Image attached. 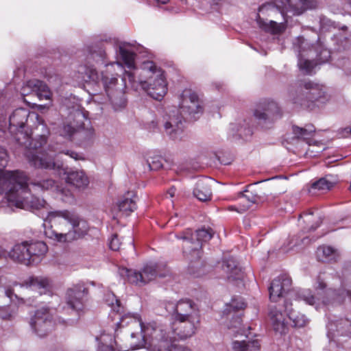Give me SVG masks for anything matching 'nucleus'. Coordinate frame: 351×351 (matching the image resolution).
Wrapping results in <instances>:
<instances>
[{
  "instance_id": "nucleus-13",
  "label": "nucleus",
  "mask_w": 351,
  "mask_h": 351,
  "mask_svg": "<svg viewBox=\"0 0 351 351\" xmlns=\"http://www.w3.org/2000/svg\"><path fill=\"white\" fill-rule=\"evenodd\" d=\"M179 110L184 119H196L203 112L202 101L195 91L186 88L179 96Z\"/></svg>"
},
{
  "instance_id": "nucleus-26",
  "label": "nucleus",
  "mask_w": 351,
  "mask_h": 351,
  "mask_svg": "<svg viewBox=\"0 0 351 351\" xmlns=\"http://www.w3.org/2000/svg\"><path fill=\"white\" fill-rule=\"evenodd\" d=\"M23 287L38 291L40 295L49 292L50 282L42 276H31L22 283Z\"/></svg>"
},
{
  "instance_id": "nucleus-28",
  "label": "nucleus",
  "mask_w": 351,
  "mask_h": 351,
  "mask_svg": "<svg viewBox=\"0 0 351 351\" xmlns=\"http://www.w3.org/2000/svg\"><path fill=\"white\" fill-rule=\"evenodd\" d=\"M86 50L88 52L87 60L88 63L92 60L97 64H104L106 66L107 53L103 43L89 45L87 47Z\"/></svg>"
},
{
  "instance_id": "nucleus-21",
  "label": "nucleus",
  "mask_w": 351,
  "mask_h": 351,
  "mask_svg": "<svg viewBox=\"0 0 351 351\" xmlns=\"http://www.w3.org/2000/svg\"><path fill=\"white\" fill-rule=\"evenodd\" d=\"M88 229L86 222L75 215L66 234H59L60 240L62 243L77 240L86 234Z\"/></svg>"
},
{
  "instance_id": "nucleus-9",
  "label": "nucleus",
  "mask_w": 351,
  "mask_h": 351,
  "mask_svg": "<svg viewBox=\"0 0 351 351\" xmlns=\"http://www.w3.org/2000/svg\"><path fill=\"white\" fill-rule=\"evenodd\" d=\"M289 96L294 104L311 108V104L326 99V91L322 85L302 81L291 88Z\"/></svg>"
},
{
  "instance_id": "nucleus-3",
  "label": "nucleus",
  "mask_w": 351,
  "mask_h": 351,
  "mask_svg": "<svg viewBox=\"0 0 351 351\" xmlns=\"http://www.w3.org/2000/svg\"><path fill=\"white\" fill-rule=\"evenodd\" d=\"M8 154L0 147V193H5L8 202L17 208L34 212L47 208L44 199L32 195L27 176L20 171H3Z\"/></svg>"
},
{
  "instance_id": "nucleus-18",
  "label": "nucleus",
  "mask_w": 351,
  "mask_h": 351,
  "mask_svg": "<svg viewBox=\"0 0 351 351\" xmlns=\"http://www.w3.org/2000/svg\"><path fill=\"white\" fill-rule=\"evenodd\" d=\"M88 294V289L84 284H77L68 289L66 292V304L76 312L84 308V297Z\"/></svg>"
},
{
  "instance_id": "nucleus-55",
  "label": "nucleus",
  "mask_w": 351,
  "mask_h": 351,
  "mask_svg": "<svg viewBox=\"0 0 351 351\" xmlns=\"http://www.w3.org/2000/svg\"><path fill=\"white\" fill-rule=\"evenodd\" d=\"M227 210L229 211H237L240 213L245 212V210H241V205L239 204V206H230L227 208Z\"/></svg>"
},
{
  "instance_id": "nucleus-27",
  "label": "nucleus",
  "mask_w": 351,
  "mask_h": 351,
  "mask_svg": "<svg viewBox=\"0 0 351 351\" xmlns=\"http://www.w3.org/2000/svg\"><path fill=\"white\" fill-rule=\"evenodd\" d=\"M256 21L261 29L272 34H282L287 27L285 23H276L272 20L264 19L259 14H257Z\"/></svg>"
},
{
  "instance_id": "nucleus-31",
  "label": "nucleus",
  "mask_w": 351,
  "mask_h": 351,
  "mask_svg": "<svg viewBox=\"0 0 351 351\" xmlns=\"http://www.w3.org/2000/svg\"><path fill=\"white\" fill-rule=\"evenodd\" d=\"M77 78L84 82H98L99 77L96 69L93 65L80 64L77 70Z\"/></svg>"
},
{
  "instance_id": "nucleus-59",
  "label": "nucleus",
  "mask_w": 351,
  "mask_h": 351,
  "mask_svg": "<svg viewBox=\"0 0 351 351\" xmlns=\"http://www.w3.org/2000/svg\"><path fill=\"white\" fill-rule=\"evenodd\" d=\"M153 1L158 4L159 3L165 4L169 1V0H153Z\"/></svg>"
},
{
  "instance_id": "nucleus-15",
  "label": "nucleus",
  "mask_w": 351,
  "mask_h": 351,
  "mask_svg": "<svg viewBox=\"0 0 351 351\" xmlns=\"http://www.w3.org/2000/svg\"><path fill=\"white\" fill-rule=\"evenodd\" d=\"M281 111L278 104L270 100L259 102L254 110V117L263 128H268L281 117Z\"/></svg>"
},
{
  "instance_id": "nucleus-42",
  "label": "nucleus",
  "mask_w": 351,
  "mask_h": 351,
  "mask_svg": "<svg viewBox=\"0 0 351 351\" xmlns=\"http://www.w3.org/2000/svg\"><path fill=\"white\" fill-rule=\"evenodd\" d=\"M245 193H239L238 199L239 201V204L241 205V210L246 211L250 208L252 204L258 201V197L248 191H245Z\"/></svg>"
},
{
  "instance_id": "nucleus-51",
  "label": "nucleus",
  "mask_w": 351,
  "mask_h": 351,
  "mask_svg": "<svg viewBox=\"0 0 351 351\" xmlns=\"http://www.w3.org/2000/svg\"><path fill=\"white\" fill-rule=\"evenodd\" d=\"M121 245L117 234H114L109 243L110 249L114 251L119 250Z\"/></svg>"
},
{
  "instance_id": "nucleus-53",
  "label": "nucleus",
  "mask_w": 351,
  "mask_h": 351,
  "mask_svg": "<svg viewBox=\"0 0 351 351\" xmlns=\"http://www.w3.org/2000/svg\"><path fill=\"white\" fill-rule=\"evenodd\" d=\"M268 11H269L271 12H276V8L271 3H267V4L263 5L258 9V12L262 14H264L265 12H268Z\"/></svg>"
},
{
  "instance_id": "nucleus-58",
  "label": "nucleus",
  "mask_w": 351,
  "mask_h": 351,
  "mask_svg": "<svg viewBox=\"0 0 351 351\" xmlns=\"http://www.w3.org/2000/svg\"><path fill=\"white\" fill-rule=\"evenodd\" d=\"M325 287H326V284L324 282H318V287H317L318 289L323 290L325 289Z\"/></svg>"
},
{
  "instance_id": "nucleus-30",
  "label": "nucleus",
  "mask_w": 351,
  "mask_h": 351,
  "mask_svg": "<svg viewBox=\"0 0 351 351\" xmlns=\"http://www.w3.org/2000/svg\"><path fill=\"white\" fill-rule=\"evenodd\" d=\"M210 182L212 181L208 179H202L197 182L196 186L193 190V195L199 201L206 202L211 199Z\"/></svg>"
},
{
  "instance_id": "nucleus-64",
  "label": "nucleus",
  "mask_w": 351,
  "mask_h": 351,
  "mask_svg": "<svg viewBox=\"0 0 351 351\" xmlns=\"http://www.w3.org/2000/svg\"><path fill=\"white\" fill-rule=\"evenodd\" d=\"M346 29V26H343V27H342V29Z\"/></svg>"
},
{
  "instance_id": "nucleus-35",
  "label": "nucleus",
  "mask_w": 351,
  "mask_h": 351,
  "mask_svg": "<svg viewBox=\"0 0 351 351\" xmlns=\"http://www.w3.org/2000/svg\"><path fill=\"white\" fill-rule=\"evenodd\" d=\"M292 303L288 300L285 301L284 307L289 318L293 322L294 326L304 327L308 323V319L305 315L294 311L291 306Z\"/></svg>"
},
{
  "instance_id": "nucleus-29",
  "label": "nucleus",
  "mask_w": 351,
  "mask_h": 351,
  "mask_svg": "<svg viewBox=\"0 0 351 351\" xmlns=\"http://www.w3.org/2000/svg\"><path fill=\"white\" fill-rule=\"evenodd\" d=\"M66 182L80 190H84L89 184V178L82 170L72 171L67 173Z\"/></svg>"
},
{
  "instance_id": "nucleus-54",
  "label": "nucleus",
  "mask_w": 351,
  "mask_h": 351,
  "mask_svg": "<svg viewBox=\"0 0 351 351\" xmlns=\"http://www.w3.org/2000/svg\"><path fill=\"white\" fill-rule=\"evenodd\" d=\"M66 155H68L71 158H74L75 160H79L81 158L79 156L78 154L75 152H73V151H69V150H67L66 152H64Z\"/></svg>"
},
{
  "instance_id": "nucleus-43",
  "label": "nucleus",
  "mask_w": 351,
  "mask_h": 351,
  "mask_svg": "<svg viewBox=\"0 0 351 351\" xmlns=\"http://www.w3.org/2000/svg\"><path fill=\"white\" fill-rule=\"evenodd\" d=\"M31 185L36 190L47 191L53 189L56 186L53 180L48 178L43 180H35L30 182Z\"/></svg>"
},
{
  "instance_id": "nucleus-52",
  "label": "nucleus",
  "mask_w": 351,
  "mask_h": 351,
  "mask_svg": "<svg viewBox=\"0 0 351 351\" xmlns=\"http://www.w3.org/2000/svg\"><path fill=\"white\" fill-rule=\"evenodd\" d=\"M238 133L240 137L246 138L252 134V130L250 126L247 128L241 126L238 129Z\"/></svg>"
},
{
  "instance_id": "nucleus-1",
  "label": "nucleus",
  "mask_w": 351,
  "mask_h": 351,
  "mask_svg": "<svg viewBox=\"0 0 351 351\" xmlns=\"http://www.w3.org/2000/svg\"><path fill=\"white\" fill-rule=\"evenodd\" d=\"M29 117H34L42 129L45 128V125L38 114H32L30 116L28 110L18 108L10 117L9 133L16 143L26 147L25 156L30 165L45 169H59L60 165L54 162L55 154L47 153L43 149V146L47 143L49 130L46 128L45 132L39 135L38 138H32V131L27 123Z\"/></svg>"
},
{
  "instance_id": "nucleus-46",
  "label": "nucleus",
  "mask_w": 351,
  "mask_h": 351,
  "mask_svg": "<svg viewBox=\"0 0 351 351\" xmlns=\"http://www.w3.org/2000/svg\"><path fill=\"white\" fill-rule=\"evenodd\" d=\"M319 23L320 27L323 31H330L332 29L339 28L338 24L326 16L320 17Z\"/></svg>"
},
{
  "instance_id": "nucleus-6",
  "label": "nucleus",
  "mask_w": 351,
  "mask_h": 351,
  "mask_svg": "<svg viewBox=\"0 0 351 351\" xmlns=\"http://www.w3.org/2000/svg\"><path fill=\"white\" fill-rule=\"evenodd\" d=\"M47 252V246L43 241H23L15 244L8 252L0 245V260L10 258L12 261L26 266L37 263Z\"/></svg>"
},
{
  "instance_id": "nucleus-50",
  "label": "nucleus",
  "mask_w": 351,
  "mask_h": 351,
  "mask_svg": "<svg viewBox=\"0 0 351 351\" xmlns=\"http://www.w3.org/2000/svg\"><path fill=\"white\" fill-rule=\"evenodd\" d=\"M245 306L246 304L242 298L233 299L230 304V307L234 311L243 309Z\"/></svg>"
},
{
  "instance_id": "nucleus-22",
  "label": "nucleus",
  "mask_w": 351,
  "mask_h": 351,
  "mask_svg": "<svg viewBox=\"0 0 351 351\" xmlns=\"http://www.w3.org/2000/svg\"><path fill=\"white\" fill-rule=\"evenodd\" d=\"M21 94L23 95L35 94L40 99H49L51 97L48 86L36 79L27 81L21 88Z\"/></svg>"
},
{
  "instance_id": "nucleus-24",
  "label": "nucleus",
  "mask_w": 351,
  "mask_h": 351,
  "mask_svg": "<svg viewBox=\"0 0 351 351\" xmlns=\"http://www.w3.org/2000/svg\"><path fill=\"white\" fill-rule=\"evenodd\" d=\"M221 267L223 272L222 277L229 281L242 280L244 277V273L241 268L232 258L224 259L222 261Z\"/></svg>"
},
{
  "instance_id": "nucleus-33",
  "label": "nucleus",
  "mask_w": 351,
  "mask_h": 351,
  "mask_svg": "<svg viewBox=\"0 0 351 351\" xmlns=\"http://www.w3.org/2000/svg\"><path fill=\"white\" fill-rule=\"evenodd\" d=\"M302 219L305 224L304 228L307 231L315 230L322 223V218L318 213L315 214L311 210L304 212L299 217V221Z\"/></svg>"
},
{
  "instance_id": "nucleus-60",
  "label": "nucleus",
  "mask_w": 351,
  "mask_h": 351,
  "mask_svg": "<svg viewBox=\"0 0 351 351\" xmlns=\"http://www.w3.org/2000/svg\"><path fill=\"white\" fill-rule=\"evenodd\" d=\"M174 193H175V189H171L170 191H169V193H170V195L171 197H173L174 195Z\"/></svg>"
},
{
  "instance_id": "nucleus-47",
  "label": "nucleus",
  "mask_w": 351,
  "mask_h": 351,
  "mask_svg": "<svg viewBox=\"0 0 351 351\" xmlns=\"http://www.w3.org/2000/svg\"><path fill=\"white\" fill-rule=\"evenodd\" d=\"M147 162L150 170L158 171L162 167V158L160 156L150 158Z\"/></svg>"
},
{
  "instance_id": "nucleus-23",
  "label": "nucleus",
  "mask_w": 351,
  "mask_h": 351,
  "mask_svg": "<svg viewBox=\"0 0 351 351\" xmlns=\"http://www.w3.org/2000/svg\"><path fill=\"white\" fill-rule=\"evenodd\" d=\"M182 117L170 115L164 123V132L172 140H180L182 137L184 125Z\"/></svg>"
},
{
  "instance_id": "nucleus-34",
  "label": "nucleus",
  "mask_w": 351,
  "mask_h": 351,
  "mask_svg": "<svg viewBox=\"0 0 351 351\" xmlns=\"http://www.w3.org/2000/svg\"><path fill=\"white\" fill-rule=\"evenodd\" d=\"M326 298H323L322 302L324 304H328L332 302L342 303L346 298L351 300V293L344 289L335 291L333 289H328L326 292Z\"/></svg>"
},
{
  "instance_id": "nucleus-11",
  "label": "nucleus",
  "mask_w": 351,
  "mask_h": 351,
  "mask_svg": "<svg viewBox=\"0 0 351 351\" xmlns=\"http://www.w3.org/2000/svg\"><path fill=\"white\" fill-rule=\"evenodd\" d=\"M213 234L214 232L211 228H204L196 230L194 235L191 230L187 229L176 234V237L185 242L183 246V253L185 256L191 254L194 258L199 259L202 243L211 239Z\"/></svg>"
},
{
  "instance_id": "nucleus-25",
  "label": "nucleus",
  "mask_w": 351,
  "mask_h": 351,
  "mask_svg": "<svg viewBox=\"0 0 351 351\" xmlns=\"http://www.w3.org/2000/svg\"><path fill=\"white\" fill-rule=\"evenodd\" d=\"M327 336L330 341L337 335H348L351 328V322L348 319H340L337 322L330 321L327 324Z\"/></svg>"
},
{
  "instance_id": "nucleus-32",
  "label": "nucleus",
  "mask_w": 351,
  "mask_h": 351,
  "mask_svg": "<svg viewBox=\"0 0 351 351\" xmlns=\"http://www.w3.org/2000/svg\"><path fill=\"white\" fill-rule=\"evenodd\" d=\"M269 319L275 331L282 333L286 328L285 317L277 306L270 308Z\"/></svg>"
},
{
  "instance_id": "nucleus-5",
  "label": "nucleus",
  "mask_w": 351,
  "mask_h": 351,
  "mask_svg": "<svg viewBox=\"0 0 351 351\" xmlns=\"http://www.w3.org/2000/svg\"><path fill=\"white\" fill-rule=\"evenodd\" d=\"M293 48L298 53V65L306 74H311L318 64L325 63L330 58V51L324 47L317 34L313 38L298 36L293 42Z\"/></svg>"
},
{
  "instance_id": "nucleus-38",
  "label": "nucleus",
  "mask_w": 351,
  "mask_h": 351,
  "mask_svg": "<svg viewBox=\"0 0 351 351\" xmlns=\"http://www.w3.org/2000/svg\"><path fill=\"white\" fill-rule=\"evenodd\" d=\"M119 56L124 64L129 69L135 67V53L130 49V46L125 43L121 44L119 47Z\"/></svg>"
},
{
  "instance_id": "nucleus-62",
  "label": "nucleus",
  "mask_w": 351,
  "mask_h": 351,
  "mask_svg": "<svg viewBox=\"0 0 351 351\" xmlns=\"http://www.w3.org/2000/svg\"><path fill=\"white\" fill-rule=\"evenodd\" d=\"M75 323V321L74 320H71V319H69L68 320V324H73Z\"/></svg>"
},
{
  "instance_id": "nucleus-36",
  "label": "nucleus",
  "mask_w": 351,
  "mask_h": 351,
  "mask_svg": "<svg viewBox=\"0 0 351 351\" xmlns=\"http://www.w3.org/2000/svg\"><path fill=\"white\" fill-rule=\"evenodd\" d=\"M315 131L313 125H306L304 128H300L296 125L293 126V133L297 138L302 139L307 144L311 145L313 136Z\"/></svg>"
},
{
  "instance_id": "nucleus-4",
  "label": "nucleus",
  "mask_w": 351,
  "mask_h": 351,
  "mask_svg": "<svg viewBox=\"0 0 351 351\" xmlns=\"http://www.w3.org/2000/svg\"><path fill=\"white\" fill-rule=\"evenodd\" d=\"M115 66L119 69L123 68L121 62H111L106 64L105 70L101 71V82L105 93L114 109L119 110L126 106L127 100L125 97V89L127 86V81L132 88L135 90L138 89L135 74L132 71H125L123 77L119 81L118 73H115Z\"/></svg>"
},
{
  "instance_id": "nucleus-20",
  "label": "nucleus",
  "mask_w": 351,
  "mask_h": 351,
  "mask_svg": "<svg viewBox=\"0 0 351 351\" xmlns=\"http://www.w3.org/2000/svg\"><path fill=\"white\" fill-rule=\"evenodd\" d=\"M282 14L284 11L291 12L295 15H300L306 10L315 9L319 5L317 0H285L282 2Z\"/></svg>"
},
{
  "instance_id": "nucleus-17",
  "label": "nucleus",
  "mask_w": 351,
  "mask_h": 351,
  "mask_svg": "<svg viewBox=\"0 0 351 351\" xmlns=\"http://www.w3.org/2000/svg\"><path fill=\"white\" fill-rule=\"evenodd\" d=\"M172 319H197L200 318L197 305L191 300H180L176 305L172 306Z\"/></svg>"
},
{
  "instance_id": "nucleus-39",
  "label": "nucleus",
  "mask_w": 351,
  "mask_h": 351,
  "mask_svg": "<svg viewBox=\"0 0 351 351\" xmlns=\"http://www.w3.org/2000/svg\"><path fill=\"white\" fill-rule=\"evenodd\" d=\"M317 259L322 262L336 261L338 257L337 250L330 246H321L316 252Z\"/></svg>"
},
{
  "instance_id": "nucleus-12",
  "label": "nucleus",
  "mask_w": 351,
  "mask_h": 351,
  "mask_svg": "<svg viewBox=\"0 0 351 351\" xmlns=\"http://www.w3.org/2000/svg\"><path fill=\"white\" fill-rule=\"evenodd\" d=\"M128 280L138 286H142L155 279L157 276L163 278L167 276L169 270L163 263H149L144 266L141 271L123 269Z\"/></svg>"
},
{
  "instance_id": "nucleus-63",
  "label": "nucleus",
  "mask_w": 351,
  "mask_h": 351,
  "mask_svg": "<svg viewBox=\"0 0 351 351\" xmlns=\"http://www.w3.org/2000/svg\"><path fill=\"white\" fill-rule=\"evenodd\" d=\"M193 267V265H190V266H189V269H190V270H192ZM191 272H193V271H191Z\"/></svg>"
},
{
  "instance_id": "nucleus-2",
  "label": "nucleus",
  "mask_w": 351,
  "mask_h": 351,
  "mask_svg": "<svg viewBox=\"0 0 351 351\" xmlns=\"http://www.w3.org/2000/svg\"><path fill=\"white\" fill-rule=\"evenodd\" d=\"M200 323L197 319H173L171 330L163 325L156 322L148 323L141 326V333H131V338L138 337V341L131 343L132 350L145 346L148 351H176L173 342L192 337Z\"/></svg>"
},
{
  "instance_id": "nucleus-44",
  "label": "nucleus",
  "mask_w": 351,
  "mask_h": 351,
  "mask_svg": "<svg viewBox=\"0 0 351 351\" xmlns=\"http://www.w3.org/2000/svg\"><path fill=\"white\" fill-rule=\"evenodd\" d=\"M296 297L300 300H303L306 304L314 305L316 298L312 295L310 289H301L296 293Z\"/></svg>"
},
{
  "instance_id": "nucleus-40",
  "label": "nucleus",
  "mask_w": 351,
  "mask_h": 351,
  "mask_svg": "<svg viewBox=\"0 0 351 351\" xmlns=\"http://www.w3.org/2000/svg\"><path fill=\"white\" fill-rule=\"evenodd\" d=\"M133 197H135L134 192L128 191L118 204L119 210L124 213L133 212L136 208V202Z\"/></svg>"
},
{
  "instance_id": "nucleus-37",
  "label": "nucleus",
  "mask_w": 351,
  "mask_h": 351,
  "mask_svg": "<svg viewBox=\"0 0 351 351\" xmlns=\"http://www.w3.org/2000/svg\"><path fill=\"white\" fill-rule=\"evenodd\" d=\"M261 348L258 340L254 339L234 341L232 342V351H259Z\"/></svg>"
},
{
  "instance_id": "nucleus-10",
  "label": "nucleus",
  "mask_w": 351,
  "mask_h": 351,
  "mask_svg": "<svg viewBox=\"0 0 351 351\" xmlns=\"http://www.w3.org/2000/svg\"><path fill=\"white\" fill-rule=\"evenodd\" d=\"M74 216L66 210L49 212L43 223L45 236L53 241L61 243L59 234H66Z\"/></svg>"
},
{
  "instance_id": "nucleus-56",
  "label": "nucleus",
  "mask_w": 351,
  "mask_h": 351,
  "mask_svg": "<svg viewBox=\"0 0 351 351\" xmlns=\"http://www.w3.org/2000/svg\"><path fill=\"white\" fill-rule=\"evenodd\" d=\"M13 295H14L16 298V295L14 294L13 291L12 289H4V295L3 298L7 297L12 300Z\"/></svg>"
},
{
  "instance_id": "nucleus-14",
  "label": "nucleus",
  "mask_w": 351,
  "mask_h": 351,
  "mask_svg": "<svg viewBox=\"0 0 351 351\" xmlns=\"http://www.w3.org/2000/svg\"><path fill=\"white\" fill-rule=\"evenodd\" d=\"M87 119L86 113L76 110L71 115L69 119L64 123L60 134L71 138L76 133H82L87 140H91L95 136V131L92 128L84 130V121Z\"/></svg>"
},
{
  "instance_id": "nucleus-57",
  "label": "nucleus",
  "mask_w": 351,
  "mask_h": 351,
  "mask_svg": "<svg viewBox=\"0 0 351 351\" xmlns=\"http://www.w3.org/2000/svg\"><path fill=\"white\" fill-rule=\"evenodd\" d=\"M350 134H351V126L346 127L342 130L343 137H348Z\"/></svg>"
},
{
  "instance_id": "nucleus-41",
  "label": "nucleus",
  "mask_w": 351,
  "mask_h": 351,
  "mask_svg": "<svg viewBox=\"0 0 351 351\" xmlns=\"http://www.w3.org/2000/svg\"><path fill=\"white\" fill-rule=\"evenodd\" d=\"M337 180L332 175H328L324 178H320L319 180L312 184V189L319 191H328L331 189L337 183Z\"/></svg>"
},
{
  "instance_id": "nucleus-61",
  "label": "nucleus",
  "mask_w": 351,
  "mask_h": 351,
  "mask_svg": "<svg viewBox=\"0 0 351 351\" xmlns=\"http://www.w3.org/2000/svg\"><path fill=\"white\" fill-rule=\"evenodd\" d=\"M130 243L131 244L132 247H134V241L132 237L130 239Z\"/></svg>"
},
{
  "instance_id": "nucleus-7",
  "label": "nucleus",
  "mask_w": 351,
  "mask_h": 351,
  "mask_svg": "<svg viewBox=\"0 0 351 351\" xmlns=\"http://www.w3.org/2000/svg\"><path fill=\"white\" fill-rule=\"evenodd\" d=\"M141 76L147 79L139 78L136 80L138 88L141 87L151 97L161 100L167 92V84L164 73L152 61L144 62L142 64Z\"/></svg>"
},
{
  "instance_id": "nucleus-45",
  "label": "nucleus",
  "mask_w": 351,
  "mask_h": 351,
  "mask_svg": "<svg viewBox=\"0 0 351 351\" xmlns=\"http://www.w3.org/2000/svg\"><path fill=\"white\" fill-rule=\"evenodd\" d=\"M15 306H0V317L3 319H11L16 314Z\"/></svg>"
},
{
  "instance_id": "nucleus-48",
  "label": "nucleus",
  "mask_w": 351,
  "mask_h": 351,
  "mask_svg": "<svg viewBox=\"0 0 351 351\" xmlns=\"http://www.w3.org/2000/svg\"><path fill=\"white\" fill-rule=\"evenodd\" d=\"M335 39L337 40V45L338 46V47H337L338 51L346 50L351 45V41L347 37H346L344 36L336 35Z\"/></svg>"
},
{
  "instance_id": "nucleus-49",
  "label": "nucleus",
  "mask_w": 351,
  "mask_h": 351,
  "mask_svg": "<svg viewBox=\"0 0 351 351\" xmlns=\"http://www.w3.org/2000/svg\"><path fill=\"white\" fill-rule=\"evenodd\" d=\"M228 328L232 331L233 335L235 336L239 334L245 335V333L240 332L241 329V318L240 317H237L234 324H231Z\"/></svg>"
},
{
  "instance_id": "nucleus-19",
  "label": "nucleus",
  "mask_w": 351,
  "mask_h": 351,
  "mask_svg": "<svg viewBox=\"0 0 351 351\" xmlns=\"http://www.w3.org/2000/svg\"><path fill=\"white\" fill-rule=\"evenodd\" d=\"M291 284V278L287 274H282L274 278L269 288L270 300L277 302L285 293H289Z\"/></svg>"
},
{
  "instance_id": "nucleus-8",
  "label": "nucleus",
  "mask_w": 351,
  "mask_h": 351,
  "mask_svg": "<svg viewBox=\"0 0 351 351\" xmlns=\"http://www.w3.org/2000/svg\"><path fill=\"white\" fill-rule=\"evenodd\" d=\"M106 302L112 308L113 311L112 314L116 317L114 319L119 320L112 326L114 330V344L117 349H114L112 346L102 345L99 348L98 351H127L129 350V348L127 346L120 344L117 339L118 337L117 329L131 323L138 325L141 330V326L145 324L143 323L138 314L128 313L121 315V309L123 307L121 306L120 301L114 293H108L106 295ZM139 333H141V330Z\"/></svg>"
},
{
  "instance_id": "nucleus-16",
  "label": "nucleus",
  "mask_w": 351,
  "mask_h": 351,
  "mask_svg": "<svg viewBox=\"0 0 351 351\" xmlns=\"http://www.w3.org/2000/svg\"><path fill=\"white\" fill-rule=\"evenodd\" d=\"M32 328L39 337H45L53 328L51 313L47 307L37 309L31 319Z\"/></svg>"
}]
</instances>
